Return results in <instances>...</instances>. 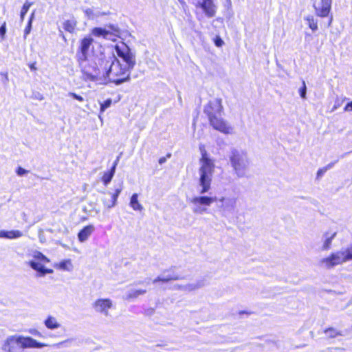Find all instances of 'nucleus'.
I'll return each instance as SVG.
<instances>
[{"label":"nucleus","instance_id":"obj_28","mask_svg":"<svg viewBox=\"0 0 352 352\" xmlns=\"http://www.w3.org/2000/svg\"><path fill=\"white\" fill-rule=\"evenodd\" d=\"M324 333L327 335V336L330 338H334L337 336H342L344 334L342 331L336 329L333 327H329L324 330Z\"/></svg>","mask_w":352,"mask_h":352},{"label":"nucleus","instance_id":"obj_57","mask_svg":"<svg viewBox=\"0 0 352 352\" xmlns=\"http://www.w3.org/2000/svg\"><path fill=\"white\" fill-rule=\"evenodd\" d=\"M38 99H39V100H42V99H43V96H41L39 98H38Z\"/></svg>","mask_w":352,"mask_h":352},{"label":"nucleus","instance_id":"obj_15","mask_svg":"<svg viewBox=\"0 0 352 352\" xmlns=\"http://www.w3.org/2000/svg\"><path fill=\"white\" fill-rule=\"evenodd\" d=\"M197 6L203 10L204 14L208 18H212L216 14L217 6L214 4L213 0H199Z\"/></svg>","mask_w":352,"mask_h":352},{"label":"nucleus","instance_id":"obj_19","mask_svg":"<svg viewBox=\"0 0 352 352\" xmlns=\"http://www.w3.org/2000/svg\"><path fill=\"white\" fill-rule=\"evenodd\" d=\"M45 326L50 330L58 329L60 324L57 321L56 318L52 316H49L44 321Z\"/></svg>","mask_w":352,"mask_h":352},{"label":"nucleus","instance_id":"obj_6","mask_svg":"<svg viewBox=\"0 0 352 352\" xmlns=\"http://www.w3.org/2000/svg\"><path fill=\"white\" fill-rule=\"evenodd\" d=\"M31 256L38 261L32 260L30 261L28 263L32 269L38 272L41 276H43L46 274L53 273V270L52 269L45 267L44 265L42 263L50 262V259L47 257H46L43 253L37 250H34L31 254Z\"/></svg>","mask_w":352,"mask_h":352},{"label":"nucleus","instance_id":"obj_60","mask_svg":"<svg viewBox=\"0 0 352 352\" xmlns=\"http://www.w3.org/2000/svg\"><path fill=\"white\" fill-rule=\"evenodd\" d=\"M336 349L342 350V349H340V348H336Z\"/></svg>","mask_w":352,"mask_h":352},{"label":"nucleus","instance_id":"obj_39","mask_svg":"<svg viewBox=\"0 0 352 352\" xmlns=\"http://www.w3.org/2000/svg\"><path fill=\"white\" fill-rule=\"evenodd\" d=\"M214 44L217 47H221L223 44V41L219 36H217L214 39Z\"/></svg>","mask_w":352,"mask_h":352},{"label":"nucleus","instance_id":"obj_48","mask_svg":"<svg viewBox=\"0 0 352 352\" xmlns=\"http://www.w3.org/2000/svg\"><path fill=\"white\" fill-rule=\"evenodd\" d=\"M30 333L34 335V336H41V333L37 331L36 329H30Z\"/></svg>","mask_w":352,"mask_h":352},{"label":"nucleus","instance_id":"obj_3","mask_svg":"<svg viewBox=\"0 0 352 352\" xmlns=\"http://www.w3.org/2000/svg\"><path fill=\"white\" fill-rule=\"evenodd\" d=\"M228 158L236 177H245L250 164L248 153L241 148L233 147L229 151Z\"/></svg>","mask_w":352,"mask_h":352},{"label":"nucleus","instance_id":"obj_24","mask_svg":"<svg viewBox=\"0 0 352 352\" xmlns=\"http://www.w3.org/2000/svg\"><path fill=\"white\" fill-rule=\"evenodd\" d=\"M304 19L307 22L308 26L313 32H315L318 29V21L313 15L309 14L306 16Z\"/></svg>","mask_w":352,"mask_h":352},{"label":"nucleus","instance_id":"obj_33","mask_svg":"<svg viewBox=\"0 0 352 352\" xmlns=\"http://www.w3.org/2000/svg\"><path fill=\"white\" fill-rule=\"evenodd\" d=\"M112 103L111 99L109 98L104 102L100 104V111L104 112L107 108H109Z\"/></svg>","mask_w":352,"mask_h":352},{"label":"nucleus","instance_id":"obj_52","mask_svg":"<svg viewBox=\"0 0 352 352\" xmlns=\"http://www.w3.org/2000/svg\"><path fill=\"white\" fill-rule=\"evenodd\" d=\"M154 313V309H148V310H146V314L147 315H152Z\"/></svg>","mask_w":352,"mask_h":352},{"label":"nucleus","instance_id":"obj_50","mask_svg":"<svg viewBox=\"0 0 352 352\" xmlns=\"http://www.w3.org/2000/svg\"><path fill=\"white\" fill-rule=\"evenodd\" d=\"M60 232L64 234H67L69 233V230L66 226H63V230H60Z\"/></svg>","mask_w":352,"mask_h":352},{"label":"nucleus","instance_id":"obj_11","mask_svg":"<svg viewBox=\"0 0 352 352\" xmlns=\"http://www.w3.org/2000/svg\"><path fill=\"white\" fill-rule=\"evenodd\" d=\"M223 109L222 100L221 98H215L210 100L208 104L205 106L204 111L208 117L213 116H221Z\"/></svg>","mask_w":352,"mask_h":352},{"label":"nucleus","instance_id":"obj_32","mask_svg":"<svg viewBox=\"0 0 352 352\" xmlns=\"http://www.w3.org/2000/svg\"><path fill=\"white\" fill-rule=\"evenodd\" d=\"M207 280L204 278L197 280L194 283L196 289H200L207 285Z\"/></svg>","mask_w":352,"mask_h":352},{"label":"nucleus","instance_id":"obj_45","mask_svg":"<svg viewBox=\"0 0 352 352\" xmlns=\"http://www.w3.org/2000/svg\"><path fill=\"white\" fill-rule=\"evenodd\" d=\"M0 75L3 76V80H2L4 84H7V82H8V73L7 72H5V73L1 72V73H0Z\"/></svg>","mask_w":352,"mask_h":352},{"label":"nucleus","instance_id":"obj_43","mask_svg":"<svg viewBox=\"0 0 352 352\" xmlns=\"http://www.w3.org/2000/svg\"><path fill=\"white\" fill-rule=\"evenodd\" d=\"M70 263L69 261H63L60 263L59 267L60 269H62L63 270H68V269L67 267V263Z\"/></svg>","mask_w":352,"mask_h":352},{"label":"nucleus","instance_id":"obj_27","mask_svg":"<svg viewBox=\"0 0 352 352\" xmlns=\"http://www.w3.org/2000/svg\"><path fill=\"white\" fill-rule=\"evenodd\" d=\"M91 33L94 36L96 37H103L107 38V36L109 34V32L104 28H94Z\"/></svg>","mask_w":352,"mask_h":352},{"label":"nucleus","instance_id":"obj_12","mask_svg":"<svg viewBox=\"0 0 352 352\" xmlns=\"http://www.w3.org/2000/svg\"><path fill=\"white\" fill-rule=\"evenodd\" d=\"M210 125L216 130L226 134L231 133L232 127L227 124L226 121L219 116L208 117Z\"/></svg>","mask_w":352,"mask_h":352},{"label":"nucleus","instance_id":"obj_51","mask_svg":"<svg viewBox=\"0 0 352 352\" xmlns=\"http://www.w3.org/2000/svg\"><path fill=\"white\" fill-rule=\"evenodd\" d=\"M334 164H335L334 162H331V163H330V164H327V165L326 166H324V168H327V170H329V169L331 168L334 166Z\"/></svg>","mask_w":352,"mask_h":352},{"label":"nucleus","instance_id":"obj_55","mask_svg":"<svg viewBox=\"0 0 352 352\" xmlns=\"http://www.w3.org/2000/svg\"><path fill=\"white\" fill-rule=\"evenodd\" d=\"M60 35L62 36L63 37V39H64L65 41L66 40L65 36L63 34V32L61 30H60Z\"/></svg>","mask_w":352,"mask_h":352},{"label":"nucleus","instance_id":"obj_36","mask_svg":"<svg viewBox=\"0 0 352 352\" xmlns=\"http://www.w3.org/2000/svg\"><path fill=\"white\" fill-rule=\"evenodd\" d=\"M194 213L197 214H202L203 212L206 211V208L201 207L200 205L195 206L192 209Z\"/></svg>","mask_w":352,"mask_h":352},{"label":"nucleus","instance_id":"obj_53","mask_svg":"<svg viewBox=\"0 0 352 352\" xmlns=\"http://www.w3.org/2000/svg\"><path fill=\"white\" fill-rule=\"evenodd\" d=\"M165 162H166V158H165V157H162L160 158V160H159V164H164Z\"/></svg>","mask_w":352,"mask_h":352},{"label":"nucleus","instance_id":"obj_22","mask_svg":"<svg viewBox=\"0 0 352 352\" xmlns=\"http://www.w3.org/2000/svg\"><path fill=\"white\" fill-rule=\"evenodd\" d=\"M146 293V289H131L126 293L125 299L131 300L137 298L139 296L143 295Z\"/></svg>","mask_w":352,"mask_h":352},{"label":"nucleus","instance_id":"obj_8","mask_svg":"<svg viewBox=\"0 0 352 352\" xmlns=\"http://www.w3.org/2000/svg\"><path fill=\"white\" fill-rule=\"evenodd\" d=\"M331 4L332 0H319L313 5L317 16L329 17L328 27H330L333 22V15L331 14Z\"/></svg>","mask_w":352,"mask_h":352},{"label":"nucleus","instance_id":"obj_17","mask_svg":"<svg viewBox=\"0 0 352 352\" xmlns=\"http://www.w3.org/2000/svg\"><path fill=\"white\" fill-rule=\"evenodd\" d=\"M214 201H217L216 197H208V196H196L190 199V202L194 206H210Z\"/></svg>","mask_w":352,"mask_h":352},{"label":"nucleus","instance_id":"obj_46","mask_svg":"<svg viewBox=\"0 0 352 352\" xmlns=\"http://www.w3.org/2000/svg\"><path fill=\"white\" fill-rule=\"evenodd\" d=\"M9 231H1L0 237L9 239Z\"/></svg>","mask_w":352,"mask_h":352},{"label":"nucleus","instance_id":"obj_54","mask_svg":"<svg viewBox=\"0 0 352 352\" xmlns=\"http://www.w3.org/2000/svg\"><path fill=\"white\" fill-rule=\"evenodd\" d=\"M67 341L60 342L58 344H57V346L63 345L64 343H65Z\"/></svg>","mask_w":352,"mask_h":352},{"label":"nucleus","instance_id":"obj_41","mask_svg":"<svg viewBox=\"0 0 352 352\" xmlns=\"http://www.w3.org/2000/svg\"><path fill=\"white\" fill-rule=\"evenodd\" d=\"M326 172H327V168H324V167L318 169V170L317 171L316 179H319L320 177H322L324 175V174Z\"/></svg>","mask_w":352,"mask_h":352},{"label":"nucleus","instance_id":"obj_56","mask_svg":"<svg viewBox=\"0 0 352 352\" xmlns=\"http://www.w3.org/2000/svg\"><path fill=\"white\" fill-rule=\"evenodd\" d=\"M30 69H36V67H35L33 65H32L30 66Z\"/></svg>","mask_w":352,"mask_h":352},{"label":"nucleus","instance_id":"obj_7","mask_svg":"<svg viewBox=\"0 0 352 352\" xmlns=\"http://www.w3.org/2000/svg\"><path fill=\"white\" fill-rule=\"evenodd\" d=\"M118 57L125 63V66L133 69L136 63L135 54L131 51L129 46L122 43L121 45H117L115 47Z\"/></svg>","mask_w":352,"mask_h":352},{"label":"nucleus","instance_id":"obj_1","mask_svg":"<svg viewBox=\"0 0 352 352\" xmlns=\"http://www.w3.org/2000/svg\"><path fill=\"white\" fill-rule=\"evenodd\" d=\"M199 150L201 157L199 160L200 167L198 170V188L199 194L204 195L211 188L215 165L213 160L208 157L203 144L199 145Z\"/></svg>","mask_w":352,"mask_h":352},{"label":"nucleus","instance_id":"obj_37","mask_svg":"<svg viewBox=\"0 0 352 352\" xmlns=\"http://www.w3.org/2000/svg\"><path fill=\"white\" fill-rule=\"evenodd\" d=\"M194 290H196L194 283L184 285V291L191 292Z\"/></svg>","mask_w":352,"mask_h":352},{"label":"nucleus","instance_id":"obj_23","mask_svg":"<svg viewBox=\"0 0 352 352\" xmlns=\"http://www.w3.org/2000/svg\"><path fill=\"white\" fill-rule=\"evenodd\" d=\"M77 21L74 19L65 21L63 24V29L69 32L73 33L76 29Z\"/></svg>","mask_w":352,"mask_h":352},{"label":"nucleus","instance_id":"obj_20","mask_svg":"<svg viewBox=\"0 0 352 352\" xmlns=\"http://www.w3.org/2000/svg\"><path fill=\"white\" fill-rule=\"evenodd\" d=\"M118 161V159L114 162L113 166L111 168V170L108 172H106L104 173L102 181L104 186H107L111 181L116 171V167L117 166V162Z\"/></svg>","mask_w":352,"mask_h":352},{"label":"nucleus","instance_id":"obj_9","mask_svg":"<svg viewBox=\"0 0 352 352\" xmlns=\"http://www.w3.org/2000/svg\"><path fill=\"white\" fill-rule=\"evenodd\" d=\"M217 207L221 214L226 217L233 214L236 207V199L230 197H221L218 200Z\"/></svg>","mask_w":352,"mask_h":352},{"label":"nucleus","instance_id":"obj_38","mask_svg":"<svg viewBox=\"0 0 352 352\" xmlns=\"http://www.w3.org/2000/svg\"><path fill=\"white\" fill-rule=\"evenodd\" d=\"M68 96H72L74 99H76L80 102H83L84 98L81 96H79L74 92H69Z\"/></svg>","mask_w":352,"mask_h":352},{"label":"nucleus","instance_id":"obj_44","mask_svg":"<svg viewBox=\"0 0 352 352\" xmlns=\"http://www.w3.org/2000/svg\"><path fill=\"white\" fill-rule=\"evenodd\" d=\"M85 14L88 16L89 19L94 18V12L91 9L87 8L85 10Z\"/></svg>","mask_w":352,"mask_h":352},{"label":"nucleus","instance_id":"obj_58","mask_svg":"<svg viewBox=\"0 0 352 352\" xmlns=\"http://www.w3.org/2000/svg\"><path fill=\"white\" fill-rule=\"evenodd\" d=\"M83 210H84L85 212H86V211H87V208H86V207H84Z\"/></svg>","mask_w":352,"mask_h":352},{"label":"nucleus","instance_id":"obj_13","mask_svg":"<svg viewBox=\"0 0 352 352\" xmlns=\"http://www.w3.org/2000/svg\"><path fill=\"white\" fill-rule=\"evenodd\" d=\"M81 70L86 78L91 81L96 80L100 75V69L94 62H87Z\"/></svg>","mask_w":352,"mask_h":352},{"label":"nucleus","instance_id":"obj_14","mask_svg":"<svg viewBox=\"0 0 352 352\" xmlns=\"http://www.w3.org/2000/svg\"><path fill=\"white\" fill-rule=\"evenodd\" d=\"M122 190V182H121L118 187L115 189V192H104L105 197L102 199V202L105 207L111 208L113 207L117 202V199Z\"/></svg>","mask_w":352,"mask_h":352},{"label":"nucleus","instance_id":"obj_42","mask_svg":"<svg viewBox=\"0 0 352 352\" xmlns=\"http://www.w3.org/2000/svg\"><path fill=\"white\" fill-rule=\"evenodd\" d=\"M6 32V22L0 27V36L3 38Z\"/></svg>","mask_w":352,"mask_h":352},{"label":"nucleus","instance_id":"obj_59","mask_svg":"<svg viewBox=\"0 0 352 352\" xmlns=\"http://www.w3.org/2000/svg\"><path fill=\"white\" fill-rule=\"evenodd\" d=\"M141 283H142V282H141V281H139L138 283H135V284L137 285V284H141Z\"/></svg>","mask_w":352,"mask_h":352},{"label":"nucleus","instance_id":"obj_18","mask_svg":"<svg viewBox=\"0 0 352 352\" xmlns=\"http://www.w3.org/2000/svg\"><path fill=\"white\" fill-rule=\"evenodd\" d=\"M94 231L93 225H88L84 227L78 234V239L80 242L86 241Z\"/></svg>","mask_w":352,"mask_h":352},{"label":"nucleus","instance_id":"obj_16","mask_svg":"<svg viewBox=\"0 0 352 352\" xmlns=\"http://www.w3.org/2000/svg\"><path fill=\"white\" fill-rule=\"evenodd\" d=\"M181 279H182V277L173 272V268L171 267L170 269L164 270L162 275L158 276L156 278H155L153 280V283H168L170 280H177Z\"/></svg>","mask_w":352,"mask_h":352},{"label":"nucleus","instance_id":"obj_21","mask_svg":"<svg viewBox=\"0 0 352 352\" xmlns=\"http://www.w3.org/2000/svg\"><path fill=\"white\" fill-rule=\"evenodd\" d=\"M93 38L91 36H86L80 41L78 50L88 53L89 49L93 43Z\"/></svg>","mask_w":352,"mask_h":352},{"label":"nucleus","instance_id":"obj_49","mask_svg":"<svg viewBox=\"0 0 352 352\" xmlns=\"http://www.w3.org/2000/svg\"><path fill=\"white\" fill-rule=\"evenodd\" d=\"M173 289H179V290H182V291H184V285H175L174 287H173Z\"/></svg>","mask_w":352,"mask_h":352},{"label":"nucleus","instance_id":"obj_25","mask_svg":"<svg viewBox=\"0 0 352 352\" xmlns=\"http://www.w3.org/2000/svg\"><path fill=\"white\" fill-rule=\"evenodd\" d=\"M138 194H133L131 197L130 206L135 210L141 211L143 209L142 206L139 203Z\"/></svg>","mask_w":352,"mask_h":352},{"label":"nucleus","instance_id":"obj_30","mask_svg":"<svg viewBox=\"0 0 352 352\" xmlns=\"http://www.w3.org/2000/svg\"><path fill=\"white\" fill-rule=\"evenodd\" d=\"M34 13L33 12L32 14H31V16L28 21V25L27 26L25 27V30H24V38L25 39L27 36L31 32V30H32V21H33V19H34Z\"/></svg>","mask_w":352,"mask_h":352},{"label":"nucleus","instance_id":"obj_26","mask_svg":"<svg viewBox=\"0 0 352 352\" xmlns=\"http://www.w3.org/2000/svg\"><path fill=\"white\" fill-rule=\"evenodd\" d=\"M87 55L88 53L80 51H78L76 54L77 61L81 69L87 63Z\"/></svg>","mask_w":352,"mask_h":352},{"label":"nucleus","instance_id":"obj_2","mask_svg":"<svg viewBox=\"0 0 352 352\" xmlns=\"http://www.w3.org/2000/svg\"><path fill=\"white\" fill-rule=\"evenodd\" d=\"M17 346L20 349H41L47 346L45 343L38 342L29 336L21 335H12L6 338L1 346V350L4 352H16Z\"/></svg>","mask_w":352,"mask_h":352},{"label":"nucleus","instance_id":"obj_34","mask_svg":"<svg viewBox=\"0 0 352 352\" xmlns=\"http://www.w3.org/2000/svg\"><path fill=\"white\" fill-rule=\"evenodd\" d=\"M23 235L22 232L19 230L9 231V239H17Z\"/></svg>","mask_w":352,"mask_h":352},{"label":"nucleus","instance_id":"obj_47","mask_svg":"<svg viewBox=\"0 0 352 352\" xmlns=\"http://www.w3.org/2000/svg\"><path fill=\"white\" fill-rule=\"evenodd\" d=\"M344 111H352V101L347 103V104L344 107Z\"/></svg>","mask_w":352,"mask_h":352},{"label":"nucleus","instance_id":"obj_31","mask_svg":"<svg viewBox=\"0 0 352 352\" xmlns=\"http://www.w3.org/2000/svg\"><path fill=\"white\" fill-rule=\"evenodd\" d=\"M31 6H32V3H30L28 1L25 2L24 3V5L23 6L21 11V14H20L21 20L22 21H23L24 16L26 14V13L28 12V10Z\"/></svg>","mask_w":352,"mask_h":352},{"label":"nucleus","instance_id":"obj_29","mask_svg":"<svg viewBox=\"0 0 352 352\" xmlns=\"http://www.w3.org/2000/svg\"><path fill=\"white\" fill-rule=\"evenodd\" d=\"M336 236V232L333 233L331 236H327V234H324L325 239L324 241V244L322 246V250H329L331 247V244L332 242V240L335 238Z\"/></svg>","mask_w":352,"mask_h":352},{"label":"nucleus","instance_id":"obj_40","mask_svg":"<svg viewBox=\"0 0 352 352\" xmlns=\"http://www.w3.org/2000/svg\"><path fill=\"white\" fill-rule=\"evenodd\" d=\"M29 172V170H25V168H22V167H19L16 171V174L19 175V176H23L24 175H25L26 173H28Z\"/></svg>","mask_w":352,"mask_h":352},{"label":"nucleus","instance_id":"obj_10","mask_svg":"<svg viewBox=\"0 0 352 352\" xmlns=\"http://www.w3.org/2000/svg\"><path fill=\"white\" fill-rule=\"evenodd\" d=\"M113 307L112 300L109 298H99L94 301L92 307L96 312L106 317L109 316V309Z\"/></svg>","mask_w":352,"mask_h":352},{"label":"nucleus","instance_id":"obj_4","mask_svg":"<svg viewBox=\"0 0 352 352\" xmlns=\"http://www.w3.org/2000/svg\"><path fill=\"white\" fill-rule=\"evenodd\" d=\"M131 71V69L123 65L116 57L113 56L106 71V75L109 82L120 85L130 80Z\"/></svg>","mask_w":352,"mask_h":352},{"label":"nucleus","instance_id":"obj_35","mask_svg":"<svg viewBox=\"0 0 352 352\" xmlns=\"http://www.w3.org/2000/svg\"><path fill=\"white\" fill-rule=\"evenodd\" d=\"M299 94L302 98H303V99L306 98L307 87H306V84H305V81H302V87L300 88Z\"/></svg>","mask_w":352,"mask_h":352},{"label":"nucleus","instance_id":"obj_5","mask_svg":"<svg viewBox=\"0 0 352 352\" xmlns=\"http://www.w3.org/2000/svg\"><path fill=\"white\" fill-rule=\"evenodd\" d=\"M351 260H352V246L331 254L330 256L323 258L321 264L327 268H331Z\"/></svg>","mask_w":352,"mask_h":352}]
</instances>
